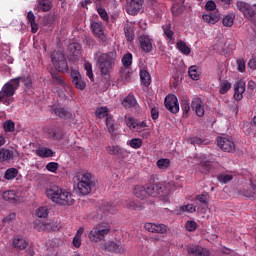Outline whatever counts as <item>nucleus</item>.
I'll list each match as a JSON object with an SVG mask.
<instances>
[{
	"label": "nucleus",
	"instance_id": "nucleus-56",
	"mask_svg": "<svg viewBox=\"0 0 256 256\" xmlns=\"http://www.w3.org/2000/svg\"><path fill=\"white\" fill-rule=\"evenodd\" d=\"M97 13L99 14L102 20L109 21V14L105 8L97 7Z\"/></svg>",
	"mask_w": 256,
	"mask_h": 256
},
{
	"label": "nucleus",
	"instance_id": "nucleus-15",
	"mask_svg": "<svg viewBox=\"0 0 256 256\" xmlns=\"http://www.w3.org/2000/svg\"><path fill=\"white\" fill-rule=\"evenodd\" d=\"M105 251L114 252L117 254H123L125 252V246L121 243H117L115 241L112 242H105L102 246Z\"/></svg>",
	"mask_w": 256,
	"mask_h": 256
},
{
	"label": "nucleus",
	"instance_id": "nucleus-45",
	"mask_svg": "<svg viewBox=\"0 0 256 256\" xmlns=\"http://www.w3.org/2000/svg\"><path fill=\"white\" fill-rule=\"evenodd\" d=\"M142 144H143V141L140 138H133V139L127 141V145L135 150L140 149Z\"/></svg>",
	"mask_w": 256,
	"mask_h": 256
},
{
	"label": "nucleus",
	"instance_id": "nucleus-14",
	"mask_svg": "<svg viewBox=\"0 0 256 256\" xmlns=\"http://www.w3.org/2000/svg\"><path fill=\"white\" fill-rule=\"evenodd\" d=\"M144 0H127V13L129 15H136L142 8Z\"/></svg>",
	"mask_w": 256,
	"mask_h": 256
},
{
	"label": "nucleus",
	"instance_id": "nucleus-53",
	"mask_svg": "<svg viewBox=\"0 0 256 256\" xmlns=\"http://www.w3.org/2000/svg\"><path fill=\"white\" fill-rule=\"evenodd\" d=\"M84 69L86 71V75L88 76V78L93 81L94 80V73H93V66L91 63L86 62L84 64Z\"/></svg>",
	"mask_w": 256,
	"mask_h": 256
},
{
	"label": "nucleus",
	"instance_id": "nucleus-38",
	"mask_svg": "<svg viewBox=\"0 0 256 256\" xmlns=\"http://www.w3.org/2000/svg\"><path fill=\"white\" fill-rule=\"evenodd\" d=\"M52 80L54 83L60 86H66V82L63 76L59 75L58 72L54 71L50 73Z\"/></svg>",
	"mask_w": 256,
	"mask_h": 256
},
{
	"label": "nucleus",
	"instance_id": "nucleus-50",
	"mask_svg": "<svg viewBox=\"0 0 256 256\" xmlns=\"http://www.w3.org/2000/svg\"><path fill=\"white\" fill-rule=\"evenodd\" d=\"M38 8L43 12H48L51 10V3L49 0H38Z\"/></svg>",
	"mask_w": 256,
	"mask_h": 256
},
{
	"label": "nucleus",
	"instance_id": "nucleus-1",
	"mask_svg": "<svg viewBox=\"0 0 256 256\" xmlns=\"http://www.w3.org/2000/svg\"><path fill=\"white\" fill-rule=\"evenodd\" d=\"M20 82H24L27 88L32 87V79L30 77L20 76L11 79L0 91V103H3V105H6L7 107L11 105V103H14V95L20 87Z\"/></svg>",
	"mask_w": 256,
	"mask_h": 256
},
{
	"label": "nucleus",
	"instance_id": "nucleus-61",
	"mask_svg": "<svg viewBox=\"0 0 256 256\" xmlns=\"http://www.w3.org/2000/svg\"><path fill=\"white\" fill-rule=\"evenodd\" d=\"M130 75H131V72H130L129 68H124L120 72V76H121L122 80L125 82H128L130 80Z\"/></svg>",
	"mask_w": 256,
	"mask_h": 256
},
{
	"label": "nucleus",
	"instance_id": "nucleus-6",
	"mask_svg": "<svg viewBox=\"0 0 256 256\" xmlns=\"http://www.w3.org/2000/svg\"><path fill=\"white\" fill-rule=\"evenodd\" d=\"M105 150L107 154L110 156H114L117 159L124 160L128 157V151L127 149L121 147V145L118 144H112L105 147Z\"/></svg>",
	"mask_w": 256,
	"mask_h": 256
},
{
	"label": "nucleus",
	"instance_id": "nucleus-41",
	"mask_svg": "<svg viewBox=\"0 0 256 256\" xmlns=\"http://www.w3.org/2000/svg\"><path fill=\"white\" fill-rule=\"evenodd\" d=\"M177 49L186 56L190 55L191 53V48H189L187 44L182 40L178 41Z\"/></svg>",
	"mask_w": 256,
	"mask_h": 256
},
{
	"label": "nucleus",
	"instance_id": "nucleus-21",
	"mask_svg": "<svg viewBox=\"0 0 256 256\" xmlns=\"http://www.w3.org/2000/svg\"><path fill=\"white\" fill-rule=\"evenodd\" d=\"M246 91V83L242 80L238 81L234 85V99L240 101L243 99V94Z\"/></svg>",
	"mask_w": 256,
	"mask_h": 256
},
{
	"label": "nucleus",
	"instance_id": "nucleus-63",
	"mask_svg": "<svg viewBox=\"0 0 256 256\" xmlns=\"http://www.w3.org/2000/svg\"><path fill=\"white\" fill-rule=\"evenodd\" d=\"M211 170V165L209 162H200V171L206 174Z\"/></svg>",
	"mask_w": 256,
	"mask_h": 256
},
{
	"label": "nucleus",
	"instance_id": "nucleus-20",
	"mask_svg": "<svg viewBox=\"0 0 256 256\" xmlns=\"http://www.w3.org/2000/svg\"><path fill=\"white\" fill-rule=\"evenodd\" d=\"M221 15L219 11L209 12L202 15V20L208 25H215L220 21Z\"/></svg>",
	"mask_w": 256,
	"mask_h": 256
},
{
	"label": "nucleus",
	"instance_id": "nucleus-52",
	"mask_svg": "<svg viewBox=\"0 0 256 256\" xmlns=\"http://www.w3.org/2000/svg\"><path fill=\"white\" fill-rule=\"evenodd\" d=\"M133 56L131 53H127L122 58V64L126 69H129V67L132 65Z\"/></svg>",
	"mask_w": 256,
	"mask_h": 256
},
{
	"label": "nucleus",
	"instance_id": "nucleus-7",
	"mask_svg": "<svg viewBox=\"0 0 256 256\" xmlns=\"http://www.w3.org/2000/svg\"><path fill=\"white\" fill-rule=\"evenodd\" d=\"M236 8L248 20H251L256 16V10L254 9V7L245 1L238 0L236 2Z\"/></svg>",
	"mask_w": 256,
	"mask_h": 256
},
{
	"label": "nucleus",
	"instance_id": "nucleus-37",
	"mask_svg": "<svg viewBox=\"0 0 256 256\" xmlns=\"http://www.w3.org/2000/svg\"><path fill=\"white\" fill-rule=\"evenodd\" d=\"M186 10V7L184 6V2L180 1V3H175L172 6V12L174 16H179Z\"/></svg>",
	"mask_w": 256,
	"mask_h": 256
},
{
	"label": "nucleus",
	"instance_id": "nucleus-62",
	"mask_svg": "<svg viewBox=\"0 0 256 256\" xmlns=\"http://www.w3.org/2000/svg\"><path fill=\"white\" fill-rule=\"evenodd\" d=\"M237 64V70L241 73H244L246 71V61L244 59H238L236 61Z\"/></svg>",
	"mask_w": 256,
	"mask_h": 256
},
{
	"label": "nucleus",
	"instance_id": "nucleus-46",
	"mask_svg": "<svg viewBox=\"0 0 256 256\" xmlns=\"http://www.w3.org/2000/svg\"><path fill=\"white\" fill-rule=\"evenodd\" d=\"M216 178L218 182L227 184L234 179V176L232 174H217Z\"/></svg>",
	"mask_w": 256,
	"mask_h": 256
},
{
	"label": "nucleus",
	"instance_id": "nucleus-25",
	"mask_svg": "<svg viewBox=\"0 0 256 256\" xmlns=\"http://www.w3.org/2000/svg\"><path fill=\"white\" fill-rule=\"evenodd\" d=\"M94 186V183L90 182H82L81 184H77V188L79 193L82 196H86L92 192V187Z\"/></svg>",
	"mask_w": 256,
	"mask_h": 256
},
{
	"label": "nucleus",
	"instance_id": "nucleus-44",
	"mask_svg": "<svg viewBox=\"0 0 256 256\" xmlns=\"http://www.w3.org/2000/svg\"><path fill=\"white\" fill-rule=\"evenodd\" d=\"M232 85L227 80H222L219 84V93L224 95L226 94L230 89Z\"/></svg>",
	"mask_w": 256,
	"mask_h": 256
},
{
	"label": "nucleus",
	"instance_id": "nucleus-10",
	"mask_svg": "<svg viewBox=\"0 0 256 256\" xmlns=\"http://www.w3.org/2000/svg\"><path fill=\"white\" fill-rule=\"evenodd\" d=\"M147 187V195L152 197L164 196L168 192L166 190V186L164 184H150Z\"/></svg>",
	"mask_w": 256,
	"mask_h": 256
},
{
	"label": "nucleus",
	"instance_id": "nucleus-17",
	"mask_svg": "<svg viewBox=\"0 0 256 256\" xmlns=\"http://www.w3.org/2000/svg\"><path fill=\"white\" fill-rule=\"evenodd\" d=\"M74 181H77V184L94 183V176L92 173L86 171L77 172L74 176Z\"/></svg>",
	"mask_w": 256,
	"mask_h": 256
},
{
	"label": "nucleus",
	"instance_id": "nucleus-26",
	"mask_svg": "<svg viewBox=\"0 0 256 256\" xmlns=\"http://www.w3.org/2000/svg\"><path fill=\"white\" fill-rule=\"evenodd\" d=\"M91 28L94 33V35L102 40L105 39V34L103 30V25L102 23L99 22H93L91 23Z\"/></svg>",
	"mask_w": 256,
	"mask_h": 256
},
{
	"label": "nucleus",
	"instance_id": "nucleus-28",
	"mask_svg": "<svg viewBox=\"0 0 256 256\" xmlns=\"http://www.w3.org/2000/svg\"><path fill=\"white\" fill-rule=\"evenodd\" d=\"M53 155V150L48 147H39L38 149H36V156L40 158H50L53 157Z\"/></svg>",
	"mask_w": 256,
	"mask_h": 256
},
{
	"label": "nucleus",
	"instance_id": "nucleus-13",
	"mask_svg": "<svg viewBox=\"0 0 256 256\" xmlns=\"http://www.w3.org/2000/svg\"><path fill=\"white\" fill-rule=\"evenodd\" d=\"M165 107L170 113H177L180 109L178 98L175 95H168L165 98Z\"/></svg>",
	"mask_w": 256,
	"mask_h": 256
},
{
	"label": "nucleus",
	"instance_id": "nucleus-11",
	"mask_svg": "<svg viewBox=\"0 0 256 256\" xmlns=\"http://www.w3.org/2000/svg\"><path fill=\"white\" fill-rule=\"evenodd\" d=\"M70 77H71V81H72L73 85L75 86V88H77L79 90H84L86 88L87 83L79 71L71 70Z\"/></svg>",
	"mask_w": 256,
	"mask_h": 256
},
{
	"label": "nucleus",
	"instance_id": "nucleus-35",
	"mask_svg": "<svg viewBox=\"0 0 256 256\" xmlns=\"http://www.w3.org/2000/svg\"><path fill=\"white\" fill-rule=\"evenodd\" d=\"M176 212L178 215H182L184 212L195 213L196 207L193 204H188V205L180 206L178 209H176Z\"/></svg>",
	"mask_w": 256,
	"mask_h": 256
},
{
	"label": "nucleus",
	"instance_id": "nucleus-55",
	"mask_svg": "<svg viewBox=\"0 0 256 256\" xmlns=\"http://www.w3.org/2000/svg\"><path fill=\"white\" fill-rule=\"evenodd\" d=\"M188 75H190V78H192V80H199V73L196 66H190V68L188 69Z\"/></svg>",
	"mask_w": 256,
	"mask_h": 256
},
{
	"label": "nucleus",
	"instance_id": "nucleus-5",
	"mask_svg": "<svg viewBox=\"0 0 256 256\" xmlns=\"http://www.w3.org/2000/svg\"><path fill=\"white\" fill-rule=\"evenodd\" d=\"M51 62L56 70L61 73L69 72V66L65 55L60 51H54L50 55Z\"/></svg>",
	"mask_w": 256,
	"mask_h": 256
},
{
	"label": "nucleus",
	"instance_id": "nucleus-57",
	"mask_svg": "<svg viewBox=\"0 0 256 256\" xmlns=\"http://www.w3.org/2000/svg\"><path fill=\"white\" fill-rule=\"evenodd\" d=\"M49 215V210L47 207H40L36 210V216L39 218H46Z\"/></svg>",
	"mask_w": 256,
	"mask_h": 256
},
{
	"label": "nucleus",
	"instance_id": "nucleus-64",
	"mask_svg": "<svg viewBox=\"0 0 256 256\" xmlns=\"http://www.w3.org/2000/svg\"><path fill=\"white\" fill-rule=\"evenodd\" d=\"M186 229L190 232H193L197 229V223L195 221H188L186 223Z\"/></svg>",
	"mask_w": 256,
	"mask_h": 256
},
{
	"label": "nucleus",
	"instance_id": "nucleus-48",
	"mask_svg": "<svg viewBox=\"0 0 256 256\" xmlns=\"http://www.w3.org/2000/svg\"><path fill=\"white\" fill-rule=\"evenodd\" d=\"M163 31H164V34L165 36L167 37V39L169 41H172L174 40L173 36H174V32L171 28V24L170 23H167L163 26Z\"/></svg>",
	"mask_w": 256,
	"mask_h": 256
},
{
	"label": "nucleus",
	"instance_id": "nucleus-40",
	"mask_svg": "<svg viewBox=\"0 0 256 256\" xmlns=\"http://www.w3.org/2000/svg\"><path fill=\"white\" fill-rule=\"evenodd\" d=\"M140 79L144 86L148 87L151 84V76L146 70L140 71Z\"/></svg>",
	"mask_w": 256,
	"mask_h": 256
},
{
	"label": "nucleus",
	"instance_id": "nucleus-42",
	"mask_svg": "<svg viewBox=\"0 0 256 256\" xmlns=\"http://www.w3.org/2000/svg\"><path fill=\"white\" fill-rule=\"evenodd\" d=\"M13 157V153L9 149H0V162L9 161Z\"/></svg>",
	"mask_w": 256,
	"mask_h": 256
},
{
	"label": "nucleus",
	"instance_id": "nucleus-39",
	"mask_svg": "<svg viewBox=\"0 0 256 256\" xmlns=\"http://www.w3.org/2000/svg\"><path fill=\"white\" fill-rule=\"evenodd\" d=\"M27 20L31 25L32 33H37L38 31V24L35 23V15L32 11H29L27 14Z\"/></svg>",
	"mask_w": 256,
	"mask_h": 256
},
{
	"label": "nucleus",
	"instance_id": "nucleus-18",
	"mask_svg": "<svg viewBox=\"0 0 256 256\" xmlns=\"http://www.w3.org/2000/svg\"><path fill=\"white\" fill-rule=\"evenodd\" d=\"M152 42L153 40L149 36H146V34L139 36L140 48L145 53H150L153 50Z\"/></svg>",
	"mask_w": 256,
	"mask_h": 256
},
{
	"label": "nucleus",
	"instance_id": "nucleus-54",
	"mask_svg": "<svg viewBox=\"0 0 256 256\" xmlns=\"http://www.w3.org/2000/svg\"><path fill=\"white\" fill-rule=\"evenodd\" d=\"M170 166V160L168 158H162L157 161V167L159 169H167Z\"/></svg>",
	"mask_w": 256,
	"mask_h": 256
},
{
	"label": "nucleus",
	"instance_id": "nucleus-32",
	"mask_svg": "<svg viewBox=\"0 0 256 256\" xmlns=\"http://www.w3.org/2000/svg\"><path fill=\"white\" fill-rule=\"evenodd\" d=\"M69 51L73 60H78L81 54V46L78 44L69 45Z\"/></svg>",
	"mask_w": 256,
	"mask_h": 256
},
{
	"label": "nucleus",
	"instance_id": "nucleus-19",
	"mask_svg": "<svg viewBox=\"0 0 256 256\" xmlns=\"http://www.w3.org/2000/svg\"><path fill=\"white\" fill-rule=\"evenodd\" d=\"M192 110L196 112V115H198L199 118L204 117V103L199 97H194V99H192Z\"/></svg>",
	"mask_w": 256,
	"mask_h": 256
},
{
	"label": "nucleus",
	"instance_id": "nucleus-16",
	"mask_svg": "<svg viewBox=\"0 0 256 256\" xmlns=\"http://www.w3.org/2000/svg\"><path fill=\"white\" fill-rule=\"evenodd\" d=\"M145 230L151 233L165 234L168 231V227L164 224L145 223Z\"/></svg>",
	"mask_w": 256,
	"mask_h": 256
},
{
	"label": "nucleus",
	"instance_id": "nucleus-60",
	"mask_svg": "<svg viewBox=\"0 0 256 256\" xmlns=\"http://www.w3.org/2000/svg\"><path fill=\"white\" fill-rule=\"evenodd\" d=\"M58 168L59 164L57 162H48V164H46V170L51 173H56Z\"/></svg>",
	"mask_w": 256,
	"mask_h": 256
},
{
	"label": "nucleus",
	"instance_id": "nucleus-49",
	"mask_svg": "<svg viewBox=\"0 0 256 256\" xmlns=\"http://www.w3.org/2000/svg\"><path fill=\"white\" fill-rule=\"evenodd\" d=\"M250 185H251L252 192H249L248 190H246L245 192H243V196H245L249 199H255L256 198V184H254L253 180H250Z\"/></svg>",
	"mask_w": 256,
	"mask_h": 256
},
{
	"label": "nucleus",
	"instance_id": "nucleus-59",
	"mask_svg": "<svg viewBox=\"0 0 256 256\" xmlns=\"http://www.w3.org/2000/svg\"><path fill=\"white\" fill-rule=\"evenodd\" d=\"M124 33H125V36H126V38L129 42L133 41L134 33H133V30L130 26H125L124 27Z\"/></svg>",
	"mask_w": 256,
	"mask_h": 256
},
{
	"label": "nucleus",
	"instance_id": "nucleus-34",
	"mask_svg": "<svg viewBox=\"0 0 256 256\" xmlns=\"http://www.w3.org/2000/svg\"><path fill=\"white\" fill-rule=\"evenodd\" d=\"M106 127L110 135H115V120L113 119V116H107L106 117Z\"/></svg>",
	"mask_w": 256,
	"mask_h": 256
},
{
	"label": "nucleus",
	"instance_id": "nucleus-22",
	"mask_svg": "<svg viewBox=\"0 0 256 256\" xmlns=\"http://www.w3.org/2000/svg\"><path fill=\"white\" fill-rule=\"evenodd\" d=\"M52 112L54 113V115H56V117L63 119V120H68V119L72 118V112L66 108L54 106L52 108Z\"/></svg>",
	"mask_w": 256,
	"mask_h": 256
},
{
	"label": "nucleus",
	"instance_id": "nucleus-43",
	"mask_svg": "<svg viewBox=\"0 0 256 256\" xmlns=\"http://www.w3.org/2000/svg\"><path fill=\"white\" fill-rule=\"evenodd\" d=\"M95 115L98 119H104L109 117V108L101 107L95 111Z\"/></svg>",
	"mask_w": 256,
	"mask_h": 256
},
{
	"label": "nucleus",
	"instance_id": "nucleus-51",
	"mask_svg": "<svg viewBox=\"0 0 256 256\" xmlns=\"http://www.w3.org/2000/svg\"><path fill=\"white\" fill-rule=\"evenodd\" d=\"M18 174V170L17 168H8L6 171H5V179L6 180H13L15 179V177L17 176Z\"/></svg>",
	"mask_w": 256,
	"mask_h": 256
},
{
	"label": "nucleus",
	"instance_id": "nucleus-12",
	"mask_svg": "<svg viewBox=\"0 0 256 256\" xmlns=\"http://www.w3.org/2000/svg\"><path fill=\"white\" fill-rule=\"evenodd\" d=\"M127 126L131 131L139 134L144 132L148 128L146 121H138L134 120L133 118L128 119Z\"/></svg>",
	"mask_w": 256,
	"mask_h": 256
},
{
	"label": "nucleus",
	"instance_id": "nucleus-33",
	"mask_svg": "<svg viewBox=\"0 0 256 256\" xmlns=\"http://www.w3.org/2000/svg\"><path fill=\"white\" fill-rule=\"evenodd\" d=\"M235 18H236L235 13H229V14L225 15L224 18L222 19L223 26L224 27H232L234 25Z\"/></svg>",
	"mask_w": 256,
	"mask_h": 256
},
{
	"label": "nucleus",
	"instance_id": "nucleus-27",
	"mask_svg": "<svg viewBox=\"0 0 256 256\" xmlns=\"http://www.w3.org/2000/svg\"><path fill=\"white\" fill-rule=\"evenodd\" d=\"M3 199L10 203H17L19 201V197L17 196L15 190H6L2 195Z\"/></svg>",
	"mask_w": 256,
	"mask_h": 256
},
{
	"label": "nucleus",
	"instance_id": "nucleus-3",
	"mask_svg": "<svg viewBox=\"0 0 256 256\" xmlns=\"http://www.w3.org/2000/svg\"><path fill=\"white\" fill-rule=\"evenodd\" d=\"M94 59L100 69L101 74L108 75L111 73L115 62L117 61V52H96L94 54Z\"/></svg>",
	"mask_w": 256,
	"mask_h": 256
},
{
	"label": "nucleus",
	"instance_id": "nucleus-58",
	"mask_svg": "<svg viewBox=\"0 0 256 256\" xmlns=\"http://www.w3.org/2000/svg\"><path fill=\"white\" fill-rule=\"evenodd\" d=\"M5 132H14L15 131V124L12 120H7L4 125Z\"/></svg>",
	"mask_w": 256,
	"mask_h": 256
},
{
	"label": "nucleus",
	"instance_id": "nucleus-47",
	"mask_svg": "<svg viewBox=\"0 0 256 256\" xmlns=\"http://www.w3.org/2000/svg\"><path fill=\"white\" fill-rule=\"evenodd\" d=\"M196 201L200 202L202 205H209V194L208 192H202L200 195H196Z\"/></svg>",
	"mask_w": 256,
	"mask_h": 256
},
{
	"label": "nucleus",
	"instance_id": "nucleus-36",
	"mask_svg": "<svg viewBox=\"0 0 256 256\" xmlns=\"http://www.w3.org/2000/svg\"><path fill=\"white\" fill-rule=\"evenodd\" d=\"M136 103L137 102L134 95L129 94L126 98H124L122 105L126 109H130V107H135Z\"/></svg>",
	"mask_w": 256,
	"mask_h": 256
},
{
	"label": "nucleus",
	"instance_id": "nucleus-31",
	"mask_svg": "<svg viewBox=\"0 0 256 256\" xmlns=\"http://www.w3.org/2000/svg\"><path fill=\"white\" fill-rule=\"evenodd\" d=\"M83 233H84V228L80 227L77 230V232H76V234H75V236L73 238V241H72V244H73L74 247H76V248H80L81 247Z\"/></svg>",
	"mask_w": 256,
	"mask_h": 256
},
{
	"label": "nucleus",
	"instance_id": "nucleus-23",
	"mask_svg": "<svg viewBox=\"0 0 256 256\" xmlns=\"http://www.w3.org/2000/svg\"><path fill=\"white\" fill-rule=\"evenodd\" d=\"M188 255L192 256H209L210 251L199 245L188 247Z\"/></svg>",
	"mask_w": 256,
	"mask_h": 256
},
{
	"label": "nucleus",
	"instance_id": "nucleus-8",
	"mask_svg": "<svg viewBox=\"0 0 256 256\" xmlns=\"http://www.w3.org/2000/svg\"><path fill=\"white\" fill-rule=\"evenodd\" d=\"M115 212H117V206L106 203L97 210L96 215L93 216V220L96 222L104 220L108 214H115Z\"/></svg>",
	"mask_w": 256,
	"mask_h": 256
},
{
	"label": "nucleus",
	"instance_id": "nucleus-29",
	"mask_svg": "<svg viewBox=\"0 0 256 256\" xmlns=\"http://www.w3.org/2000/svg\"><path fill=\"white\" fill-rule=\"evenodd\" d=\"M133 193L137 198L143 200L148 196L147 186H135Z\"/></svg>",
	"mask_w": 256,
	"mask_h": 256
},
{
	"label": "nucleus",
	"instance_id": "nucleus-2",
	"mask_svg": "<svg viewBox=\"0 0 256 256\" xmlns=\"http://www.w3.org/2000/svg\"><path fill=\"white\" fill-rule=\"evenodd\" d=\"M46 197L59 206H71L75 203L72 193L60 186H51L46 189Z\"/></svg>",
	"mask_w": 256,
	"mask_h": 256
},
{
	"label": "nucleus",
	"instance_id": "nucleus-30",
	"mask_svg": "<svg viewBox=\"0 0 256 256\" xmlns=\"http://www.w3.org/2000/svg\"><path fill=\"white\" fill-rule=\"evenodd\" d=\"M13 245L17 250H24L28 247L29 242L25 238H15L13 241Z\"/></svg>",
	"mask_w": 256,
	"mask_h": 256
},
{
	"label": "nucleus",
	"instance_id": "nucleus-4",
	"mask_svg": "<svg viewBox=\"0 0 256 256\" xmlns=\"http://www.w3.org/2000/svg\"><path fill=\"white\" fill-rule=\"evenodd\" d=\"M111 233V225L107 222H102L100 224L95 225L88 237L90 241L98 243L106 239V237Z\"/></svg>",
	"mask_w": 256,
	"mask_h": 256
},
{
	"label": "nucleus",
	"instance_id": "nucleus-24",
	"mask_svg": "<svg viewBox=\"0 0 256 256\" xmlns=\"http://www.w3.org/2000/svg\"><path fill=\"white\" fill-rule=\"evenodd\" d=\"M48 135L51 139L55 141H60L64 137V132H63V129L60 127H51L48 130Z\"/></svg>",
	"mask_w": 256,
	"mask_h": 256
},
{
	"label": "nucleus",
	"instance_id": "nucleus-9",
	"mask_svg": "<svg viewBox=\"0 0 256 256\" xmlns=\"http://www.w3.org/2000/svg\"><path fill=\"white\" fill-rule=\"evenodd\" d=\"M217 146L220 150L226 153H235L236 145L232 139L226 137L217 138Z\"/></svg>",
	"mask_w": 256,
	"mask_h": 256
}]
</instances>
